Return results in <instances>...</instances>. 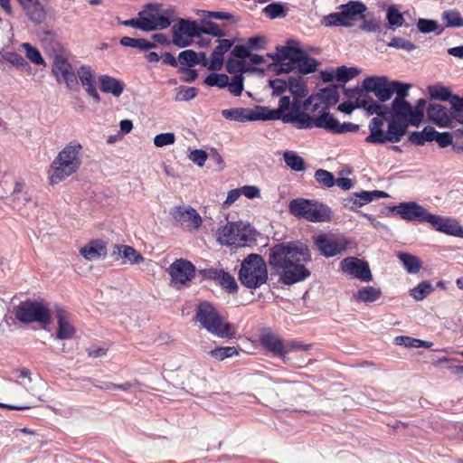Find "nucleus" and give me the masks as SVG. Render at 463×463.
Masks as SVG:
<instances>
[{"instance_id":"obj_20","label":"nucleus","mask_w":463,"mask_h":463,"mask_svg":"<svg viewBox=\"0 0 463 463\" xmlns=\"http://www.w3.org/2000/svg\"><path fill=\"white\" fill-rule=\"evenodd\" d=\"M171 215L175 222L183 227L188 229H198L202 224V218L198 213L192 207L184 208L181 206L175 207L171 211Z\"/></svg>"},{"instance_id":"obj_4","label":"nucleus","mask_w":463,"mask_h":463,"mask_svg":"<svg viewBox=\"0 0 463 463\" xmlns=\"http://www.w3.org/2000/svg\"><path fill=\"white\" fill-rule=\"evenodd\" d=\"M46 37L51 40V47L45 45V49L50 52V55L52 57V73L58 81H61V78L70 90H74L78 87L79 82L67 55L64 53L60 43L52 38L51 33H47ZM46 40L47 38L43 40V43Z\"/></svg>"},{"instance_id":"obj_60","label":"nucleus","mask_w":463,"mask_h":463,"mask_svg":"<svg viewBox=\"0 0 463 463\" xmlns=\"http://www.w3.org/2000/svg\"><path fill=\"white\" fill-rule=\"evenodd\" d=\"M388 46L397 49H403L408 52H411L416 49V45L412 42L402 37H393L388 43Z\"/></svg>"},{"instance_id":"obj_61","label":"nucleus","mask_w":463,"mask_h":463,"mask_svg":"<svg viewBox=\"0 0 463 463\" xmlns=\"http://www.w3.org/2000/svg\"><path fill=\"white\" fill-rule=\"evenodd\" d=\"M386 18L391 26H402L404 22L402 14L394 6L388 8Z\"/></svg>"},{"instance_id":"obj_49","label":"nucleus","mask_w":463,"mask_h":463,"mask_svg":"<svg viewBox=\"0 0 463 463\" xmlns=\"http://www.w3.org/2000/svg\"><path fill=\"white\" fill-rule=\"evenodd\" d=\"M213 358L222 361L226 358L232 357L239 354L238 350L234 346H221L211 350L208 353Z\"/></svg>"},{"instance_id":"obj_45","label":"nucleus","mask_w":463,"mask_h":463,"mask_svg":"<svg viewBox=\"0 0 463 463\" xmlns=\"http://www.w3.org/2000/svg\"><path fill=\"white\" fill-rule=\"evenodd\" d=\"M120 44L125 47H131L139 50H149L156 47V43L145 39H136L131 37H122L119 41Z\"/></svg>"},{"instance_id":"obj_22","label":"nucleus","mask_w":463,"mask_h":463,"mask_svg":"<svg viewBox=\"0 0 463 463\" xmlns=\"http://www.w3.org/2000/svg\"><path fill=\"white\" fill-rule=\"evenodd\" d=\"M222 115L228 120L238 122L263 120L261 111H259L258 106L254 109L243 108L223 109Z\"/></svg>"},{"instance_id":"obj_15","label":"nucleus","mask_w":463,"mask_h":463,"mask_svg":"<svg viewBox=\"0 0 463 463\" xmlns=\"http://www.w3.org/2000/svg\"><path fill=\"white\" fill-rule=\"evenodd\" d=\"M199 29L200 25L195 21L180 19L172 27L173 43L179 48L189 46L194 37H200Z\"/></svg>"},{"instance_id":"obj_19","label":"nucleus","mask_w":463,"mask_h":463,"mask_svg":"<svg viewBox=\"0 0 463 463\" xmlns=\"http://www.w3.org/2000/svg\"><path fill=\"white\" fill-rule=\"evenodd\" d=\"M393 210L403 220L419 222H428V216L430 214L424 207L415 202L402 203L394 206Z\"/></svg>"},{"instance_id":"obj_43","label":"nucleus","mask_w":463,"mask_h":463,"mask_svg":"<svg viewBox=\"0 0 463 463\" xmlns=\"http://www.w3.org/2000/svg\"><path fill=\"white\" fill-rule=\"evenodd\" d=\"M176 19L175 13L172 9H165L161 12L157 10L155 30H163L170 26L171 23Z\"/></svg>"},{"instance_id":"obj_32","label":"nucleus","mask_w":463,"mask_h":463,"mask_svg":"<svg viewBox=\"0 0 463 463\" xmlns=\"http://www.w3.org/2000/svg\"><path fill=\"white\" fill-rule=\"evenodd\" d=\"M88 260H94L107 255L106 246L101 241H92L80 250Z\"/></svg>"},{"instance_id":"obj_51","label":"nucleus","mask_w":463,"mask_h":463,"mask_svg":"<svg viewBox=\"0 0 463 463\" xmlns=\"http://www.w3.org/2000/svg\"><path fill=\"white\" fill-rule=\"evenodd\" d=\"M178 62L183 66L188 68L194 67L199 64V54L193 50H185L179 53Z\"/></svg>"},{"instance_id":"obj_50","label":"nucleus","mask_w":463,"mask_h":463,"mask_svg":"<svg viewBox=\"0 0 463 463\" xmlns=\"http://www.w3.org/2000/svg\"><path fill=\"white\" fill-rule=\"evenodd\" d=\"M226 71L231 73L241 74L248 71H252L254 69L246 66L244 61L229 58L226 62Z\"/></svg>"},{"instance_id":"obj_52","label":"nucleus","mask_w":463,"mask_h":463,"mask_svg":"<svg viewBox=\"0 0 463 463\" xmlns=\"http://www.w3.org/2000/svg\"><path fill=\"white\" fill-rule=\"evenodd\" d=\"M360 73V70L355 67L340 66L335 72V79L340 82H346Z\"/></svg>"},{"instance_id":"obj_26","label":"nucleus","mask_w":463,"mask_h":463,"mask_svg":"<svg viewBox=\"0 0 463 463\" xmlns=\"http://www.w3.org/2000/svg\"><path fill=\"white\" fill-rule=\"evenodd\" d=\"M260 341L261 345L271 352L275 356L283 357L287 350L282 340L270 330H265L261 333Z\"/></svg>"},{"instance_id":"obj_47","label":"nucleus","mask_w":463,"mask_h":463,"mask_svg":"<svg viewBox=\"0 0 463 463\" xmlns=\"http://www.w3.org/2000/svg\"><path fill=\"white\" fill-rule=\"evenodd\" d=\"M434 290L430 282L421 281L417 287L411 290V296L417 301L423 300Z\"/></svg>"},{"instance_id":"obj_39","label":"nucleus","mask_w":463,"mask_h":463,"mask_svg":"<svg viewBox=\"0 0 463 463\" xmlns=\"http://www.w3.org/2000/svg\"><path fill=\"white\" fill-rule=\"evenodd\" d=\"M435 133L434 128L427 126L421 131L411 132L409 136V140L414 145L423 146L425 142L433 141V135Z\"/></svg>"},{"instance_id":"obj_44","label":"nucleus","mask_w":463,"mask_h":463,"mask_svg":"<svg viewBox=\"0 0 463 463\" xmlns=\"http://www.w3.org/2000/svg\"><path fill=\"white\" fill-rule=\"evenodd\" d=\"M288 89L293 94V102L296 104H299V99L305 97L307 94L305 85L299 78L289 77Z\"/></svg>"},{"instance_id":"obj_12","label":"nucleus","mask_w":463,"mask_h":463,"mask_svg":"<svg viewBox=\"0 0 463 463\" xmlns=\"http://www.w3.org/2000/svg\"><path fill=\"white\" fill-rule=\"evenodd\" d=\"M314 244L321 255L331 258L344 253L352 241L344 235L328 232L315 236Z\"/></svg>"},{"instance_id":"obj_55","label":"nucleus","mask_w":463,"mask_h":463,"mask_svg":"<svg viewBox=\"0 0 463 463\" xmlns=\"http://www.w3.org/2000/svg\"><path fill=\"white\" fill-rule=\"evenodd\" d=\"M200 36L202 34H208L213 37H223L225 35V32L215 23L213 22H205L203 23L199 29Z\"/></svg>"},{"instance_id":"obj_24","label":"nucleus","mask_w":463,"mask_h":463,"mask_svg":"<svg viewBox=\"0 0 463 463\" xmlns=\"http://www.w3.org/2000/svg\"><path fill=\"white\" fill-rule=\"evenodd\" d=\"M387 196L388 194L383 191H362L360 193H354L352 197L345 199V205L349 206L351 209H354L376 199L385 198Z\"/></svg>"},{"instance_id":"obj_21","label":"nucleus","mask_w":463,"mask_h":463,"mask_svg":"<svg viewBox=\"0 0 463 463\" xmlns=\"http://www.w3.org/2000/svg\"><path fill=\"white\" fill-rule=\"evenodd\" d=\"M282 121L292 123L298 128L310 129L315 127V118L306 112L299 111V104L293 102L291 111L282 116Z\"/></svg>"},{"instance_id":"obj_62","label":"nucleus","mask_w":463,"mask_h":463,"mask_svg":"<svg viewBox=\"0 0 463 463\" xmlns=\"http://www.w3.org/2000/svg\"><path fill=\"white\" fill-rule=\"evenodd\" d=\"M387 132L384 133L383 129H376L371 131L369 136L365 137V142L372 144H384L389 142Z\"/></svg>"},{"instance_id":"obj_2","label":"nucleus","mask_w":463,"mask_h":463,"mask_svg":"<svg viewBox=\"0 0 463 463\" xmlns=\"http://www.w3.org/2000/svg\"><path fill=\"white\" fill-rule=\"evenodd\" d=\"M268 56L275 61L269 65V69L277 75L288 73L293 70L308 74L314 72L318 65L317 61L310 58L294 40H288L285 46H278L276 53H268Z\"/></svg>"},{"instance_id":"obj_41","label":"nucleus","mask_w":463,"mask_h":463,"mask_svg":"<svg viewBox=\"0 0 463 463\" xmlns=\"http://www.w3.org/2000/svg\"><path fill=\"white\" fill-rule=\"evenodd\" d=\"M382 291L373 287H364L354 294V298L361 302H374L380 298Z\"/></svg>"},{"instance_id":"obj_56","label":"nucleus","mask_w":463,"mask_h":463,"mask_svg":"<svg viewBox=\"0 0 463 463\" xmlns=\"http://www.w3.org/2000/svg\"><path fill=\"white\" fill-rule=\"evenodd\" d=\"M227 87L232 95L241 96L244 90V77L241 74H235L231 81L228 80Z\"/></svg>"},{"instance_id":"obj_53","label":"nucleus","mask_w":463,"mask_h":463,"mask_svg":"<svg viewBox=\"0 0 463 463\" xmlns=\"http://www.w3.org/2000/svg\"><path fill=\"white\" fill-rule=\"evenodd\" d=\"M442 20L448 27H463V18L458 11H445L442 14Z\"/></svg>"},{"instance_id":"obj_31","label":"nucleus","mask_w":463,"mask_h":463,"mask_svg":"<svg viewBox=\"0 0 463 463\" xmlns=\"http://www.w3.org/2000/svg\"><path fill=\"white\" fill-rule=\"evenodd\" d=\"M290 99L288 96H282L279 101L277 109H269L267 107L258 106L259 111H261L263 120L282 119V114L289 109Z\"/></svg>"},{"instance_id":"obj_25","label":"nucleus","mask_w":463,"mask_h":463,"mask_svg":"<svg viewBox=\"0 0 463 463\" xmlns=\"http://www.w3.org/2000/svg\"><path fill=\"white\" fill-rule=\"evenodd\" d=\"M87 93L97 102L100 101V97L96 90V80L90 66L82 65L78 69L76 75Z\"/></svg>"},{"instance_id":"obj_48","label":"nucleus","mask_w":463,"mask_h":463,"mask_svg":"<svg viewBox=\"0 0 463 463\" xmlns=\"http://www.w3.org/2000/svg\"><path fill=\"white\" fill-rule=\"evenodd\" d=\"M428 92L431 99L447 101L451 97L450 90L442 85H431L428 87Z\"/></svg>"},{"instance_id":"obj_14","label":"nucleus","mask_w":463,"mask_h":463,"mask_svg":"<svg viewBox=\"0 0 463 463\" xmlns=\"http://www.w3.org/2000/svg\"><path fill=\"white\" fill-rule=\"evenodd\" d=\"M250 240V227L242 222H229L218 231V241L223 245L242 247Z\"/></svg>"},{"instance_id":"obj_5","label":"nucleus","mask_w":463,"mask_h":463,"mask_svg":"<svg viewBox=\"0 0 463 463\" xmlns=\"http://www.w3.org/2000/svg\"><path fill=\"white\" fill-rule=\"evenodd\" d=\"M196 319L203 328L214 335L228 339L235 336L234 326L224 321L215 307L208 302H202L198 305Z\"/></svg>"},{"instance_id":"obj_6","label":"nucleus","mask_w":463,"mask_h":463,"mask_svg":"<svg viewBox=\"0 0 463 463\" xmlns=\"http://www.w3.org/2000/svg\"><path fill=\"white\" fill-rule=\"evenodd\" d=\"M241 283L248 288L256 289L268 280L267 263L259 254H250L241 262L239 271Z\"/></svg>"},{"instance_id":"obj_11","label":"nucleus","mask_w":463,"mask_h":463,"mask_svg":"<svg viewBox=\"0 0 463 463\" xmlns=\"http://www.w3.org/2000/svg\"><path fill=\"white\" fill-rule=\"evenodd\" d=\"M345 93L348 98L354 99V101L348 100L341 103L337 108L339 111L351 114L355 109H363L368 115L385 116L386 111L383 110V105L377 103L372 96L358 93L356 87L345 90Z\"/></svg>"},{"instance_id":"obj_10","label":"nucleus","mask_w":463,"mask_h":463,"mask_svg":"<svg viewBox=\"0 0 463 463\" xmlns=\"http://www.w3.org/2000/svg\"><path fill=\"white\" fill-rule=\"evenodd\" d=\"M411 87V84H407L402 88V90H399L391 107L383 106V110L386 111L383 118L391 115L392 118L403 121L411 126H420V114L419 112L413 113L412 105L406 100V98L409 96V90Z\"/></svg>"},{"instance_id":"obj_36","label":"nucleus","mask_w":463,"mask_h":463,"mask_svg":"<svg viewBox=\"0 0 463 463\" xmlns=\"http://www.w3.org/2000/svg\"><path fill=\"white\" fill-rule=\"evenodd\" d=\"M113 255L118 254L121 258L128 260L131 264L143 262L145 258L133 247L128 245H115Z\"/></svg>"},{"instance_id":"obj_57","label":"nucleus","mask_w":463,"mask_h":463,"mask_svg":"<svg viewBox=\"0 0 463 463\" xmlns=\"http://www.w3.org/2000/svg\"><path fill=\"white\" fill-rule=\"evenodd\" d=\"M204 83L210 87L216 86L222 89L228 85V76L213 72L204 79Z\"/></svg>"},{"instance_id":"obj_8","label":"nucleus","mask_w":463,"mask_h":463,"mask_svg":"<svg viewBox=\"0 0 463 463\" xmlns=\"http://www.w3.org/2000/svg\"><path fill=\"white\" fill-rule=\"evenodd\" d=\"M339 11L331 13L322 19V24L326 27L343 26L351 27L354 23L364 19L366 5L360 1H349L338 6Z\"/></svg>"},{"instance_id":"obj_17","label":"nucleus","mask_w":463,"mask_h":463,"mask_svg":"<svg viewBox=\"0 0 463 463\" xmlns=\"http://www.w3.org/2000/svg\"><path fill=\"white\" fill-rule=\"evenodd\" d=\"M427 223L439 232L463 238V228L456 219L430 213Z\"/></svg>"},{"instance_id":"obj_54","label":"nucleus","mask_w":463,"mask_h":463,"mask_svg":"<svg viewBox=\"0 0 463 463\" xmlns=\"http://www.w3.org/2000/svg\"><path fill=\"white\" fill-rule=\"evenodd\" d=\"M263 13L269 19L285 17L287 15V11L285 10L283 5L280 3H272L268 5L263 8Z\"/></svg>"},{"instance_id":"obj_29","label":"nucleus","mask_w":463,"mask_h":463,"mask_svg":"<svg viewBox=\"0 0 463 463\" xmlns=\"http://www.w3.org/2000/svg\"><path fill=\"white\" fill-rule=\"evenodd\" d=\"M430 120L439 127L448 128L451 123V117L446 107L440 104H430L427 109Z\"/></svg>"},{"instance_id":"obj_38","label":"nucleus","mask_w":463,"mask_h":463,"mask_svg":"<svg viewBox=\"0 0 463 463\" xmlns=\"http://www.w3.org/2000/svg\"><path fill=\"white\" fill-rule=\"evenodd\" d=\"M147 8L148 10L141 11L138 14L141 22V30L146 32L155 31L157 9L153 8L152 5H148Z\"/></svg>"},{"instance_id":"obj_28","label":"nucleus","mask_w":463,"mask_h":463,"mask_svg":"<svg viewBox=\"0 0 463 463\" xmlns=\"http://www.w3.org/2000/svg\"><path fill=\"white\" fill-rule=\"evenodd\" d=\"M28 18L35 23L41 24L46 17V12L39 0H17Z\"/></svg>"},{"instance_id":"obj_7","label":"nucleus","mask_w":463,"mask_h":463,"mask_svg":"<svg viewBox=\"0 0 463 463\" xmlns=\"http://www.w3.org/2000/svg\"><path fill=\"white\" fill-rule=\"evenodd\" d=\"M408 83L398 80H389L385 76H370L366 77L362 82L361 87H356V91L361 94L371 96L373 93L377 98V103L386 102L390 100L394 94H398L399 90H402Z\"/></svg>"},{"instance_id":"obj_16","label":"nucleus","mask_w":463,"mask_h":463,"mask_svg":"<svg viewBox=\"0 0 463 463\" xmlns=\"http://www.w3.org/2000/svg\"><path fill=\"white\" fill-rule=\"evenodd\" d=\"M168 271L171 276V285L177 289L187 286L195 274L194 266L190 261L183 259L173 262Z\"/></svg>"},{"instance_id":"obj_3","label":"nucleus","mask_w":463,"mask_h":463,"mask_svg":"<svg viewBox=\"0 0 463 463\" xmlns=\"http://www.w3.org/2000/svg\"><path fill=\"white\" fill-rule=\"evenodd\" d=\"M81 145L72 140L67 144L52 162L48 175L52 184H55L76 173L80 165Z\"/></svg>"},{"instance_id":"obj_37","label":"nucleus","mask_w":463,"mask_h":463,"mask_svg":"<svg viewBox=\"0 0 463 463\" xmlns=\"http://www.w3.org/2000/svg\"><path fill=\"white\" fill-rule=\"evenodd\" d=\"M5 62H8L12 64L13 66L19 68V69H24L26 67H29L28 62L26 60L17 52H0V69L5 70Z\"/></svg>"},{"instance_id":"obj_59","label":"nucleus","mask_w":463,"mask_h":463,"mask_svg":"<svg viewBox=\"0 0 463 463\" xmlns=\"http://www.w3.org/2000/svg\"><path fill=\"white\" fill-rule=\"evenodd\" d=\"M314 176L317 183L326 187H332L335 185V177L327 170L318 169L315 172Z\"/></svg>"},{"instance_id":"obj_64","label":"nucleus","mask_w":463,"mask_h":463,"mask_svg":"<svg viewBox=\"0 0 463 463\" xmlns=\"http://www.w3.org/2000/svg\"><path fill=\"white\" fill-rule=\"evenodd\" d=\"M417 27L420 33H430L439 28V24L434 20L420 18L417 22Z\"/></svg>"},{"instance_id":"obj_23","label":"nucleus","mask_w":463,"mask_h":463,"mask_svg":"<svg viewBox=\"0 0 463 463\" xmlns=\"http://www.w3.org/2000/svg\"><path fill=\"white\" fill-rule=\"evenodd\" d=\"M203 277L217 281L224 289L230 293H235L238 290V284L235 279L228 272L217 269H207L203 270Z\"/></svg>"},{"instance_id":"obj_1","label":"nucleus","mask_w":463,"mask_h":463,"mask_svg":"<svg viewBox=\"0 0 463 463\" xmlns=\"http://www.w3.org/2000/svg\"><path fill=\"white\" fill-rule=\"evenodd\" d=\"M311 260L308 248L295 241L281 242L269 250V265L284 285H293L307 279L310 271L305 263Z\"/></svg>"},{"instance_id":"obj_30","label":"nucleus","mask_w":463,"mask_h":463,"mask_svg":"<svg viewBox=\"0 0 463 463\" xmlns=\"http://www.w3.org/2000/svg\"><path fill=\"white\" fill-rule=\"evenodd\" d=\"M99 89L104 93H110L114 97H119L124 90V83L109 75H100L99 77Z\"/></svg>"},{"instance_id":"obj_42","label":"nucleus","mask_w":463,"mask_h":463,"mask_svg":"<svg viewBox=\"0 0 463 463\" xmlns=\"http://www.w3.org/2000/svg\"><path fill=\"white\" fill-rule=\"evenodd\" d=\"M283 157L286 165L293 171L302 172L306 169L304 159L296 152L286 151L283 154Z\"/></svg>"},{"instance_id":"obj_35","label":"nucleus","mask_w":463,"mask_h":463,"mask_svg":"<svg viewBox=\"0 0 463 463\" xmlns=\"http://www.w3.org/2000/svg\"><path fill=\"white\" fill-rule=\"evenodd\" d=\"M397 258L409 274H417L422 268L421 260L415 255L400 251Z\"/></svg>"},{"instance_id":"obj_40","label":"nucleus","mask_w":463,"mask_h":463,"mask_svg":"<svg viewBox=\"0 0 463 463\" xmlns=\"http://www.w3.org/2000/svg\"><path fill=\"white\" fill-rule=\"evenodd\" d=\"M315 127L335 133L336 127H338V120L329 112L323 111L320 116L315 118Z\"/></svg>"},{"instance_id":"obj_58","label":"nucleus","mask_w":463,"mask_h":463,"mask_svg":"<svg viewBox=\"0 0 463 463\" xmlns=\"http://www.w3.org/2000/svg\"><path fill=\"white\" fill-rule=\"evenodd\" d=\"M13 37L11 24L0 17V43L3 47L11 43Z\"/></svg>"},{"instance_id":"obj_33","label":"nucleus","mask_w":463,"mask_h":463,"mask_svg":"<svg viewBox=\"0 0 463 463\" xmlns=\"http://www.w3.org/2000/svg\"><path fill=\"white\" fill-rule=\"evenodd\" d=\"M411 126L403 121L392 118L388 124L387 135L389 142L397 143L406 134L408 127Z\"/></svg>"},{"instance_id":"obj_63","label":"nucleus","mask_w":463,"mask_h":463,"mask_svg":"<svg viewBox=\"0 0 463 463\" xmlns=\"http://www.w3.org/2000/svg\"><path fill=\"white\" fill-rule=\"evenodd\" d=\"M321 97L326 106L334 105L339 99L338 90L335 87L324 89L322 90Z\"/></svg>"},{"instance_id":"obj_9","label":"nucleus","mask_w":463,"mask_h":463,"mask_svg":"<svg viewBox=\"0 0 463 463\" xmlns=\"http://www.w3.org/2000/svg\"><path fill=\"white\" fill-rule=\"evenodd\" d=\"M289 213L298 217L312 222H327L332 217L329 207L317 201L297 198L288 204Z\"/></svg>"},{"instance_id":"obj_34","label":"nucleus","mask_w":463,"mask_h":463,"mask_svg":"<svg viewBox=\"0 0 463 463\" xmlns=\"http://www.w3.org/2000/svg\"><path fill=\"white\" fill-rule=\"evenodd\" d=\"M32 203L31 195L25 189L24 183L17 182L13 191V207L18 211L22 206Z\"/></svg>"},{"instance_id":"obj_18","label":"nucleus","mask_w":463,"mask_h":463,"mask_svg":"<svg viewBox=\"0 0 463 463\" xmlns=\"http://www.w3.org/2000/svg\"><path fill=\"white\" fill-rule=\"evenodd\" d=\"M341 269L362 281L369 282L373 279L372 273L367 262L355 258L348 257L341 261Z\"/></svg>"},{"instance_id":"obj_46","label":"nucleus","mask_w":463,"mask_h":463,"mask_svg":"<svg viewBox=\"0 0 463 463\" xmlns=\"http://www.w3.org/2000/svg\"><path fill=\"white\" fill-rule=\"evenodd\" d=\"M21 48L25 52L26 58L35 65L46 66V63L38 49L29 43H23Z\"/></svg>"},{"instance_id":"obj_27","label":"nucleus","mask_w":463,"mask_h":463,"mask_svg":"<svg viewBox=\"0 0 463 463\" xmlns=\"http://www.w3.org/2000/svg\"><path fill=\"white\" fill-rule=\"evenodd\" d=\"M56 317H57V324H58L56 338L61 339V340L71 338L75 334V328L71 324L70 317H69V314L67 313V311L57 307H56Z\"/></svg>"},{"instance_id":"obj_13","label":"nucleus","mask_w":463,"mask_h":463,"mask_svg":"<svg viewBox=\"0 0 463 463\" xmlns=\"http://www.w3.org/2000/svg\"><path fill=\"white\" fill-rule=\"evenodd\" d=\"M15 317L22 323L39 322L46 326L51 322L48 308L41 301H24L15 310Z\"/></svg>"}]
</instances>
